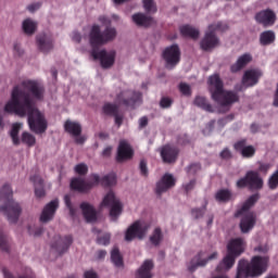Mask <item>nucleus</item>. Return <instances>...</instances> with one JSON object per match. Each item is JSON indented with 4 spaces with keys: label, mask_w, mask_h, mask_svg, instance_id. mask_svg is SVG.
<instances>
[{
    "label": "nucleus",
    "mask_w": 278,
    "mask_h": 278,
    "mask_svg": "<svg viewBox=\"0 0 278 278\" xmlns=\"http://www.w3.org/2000/svg\"><path fill=\"white\" fill-rule=\"evenodd\" d=\"M140 170H141V174L143 176H147L148 175V168H147V163L144 161H141L140 163Z\"/></svg>",
    "instance_id": "54"
},
{
    "label": "nucleus",
    "mask_w": 278,
    "mask_h": 278,
    "mask_svg": "<svg viewBox=\"0 0 278 278\" xmlns=\"http://www.w3.org/2000/svg\"><path fill=\"white\" fill-rule=\"evenodd\" d=\"M94 60H99L103 68L113 66L116 58L115 50H92L91 52Z\"/></svg>",
    "instance_id": "12"
},
{
    "label": "nucleus",
    "mask_w": 278,
    "mask_h": 278,
    "mask_svg": "<svg viewBox=\"0 0 278 278\" xmlns=\"http://www.w3.org/2000/svg\"><path fill=\"white\" fill-rule=\"evenodd\" d=\"M258 195H252L237 212L236 216H241L240 229L242 233L250 232L256 224V215L249 210L256 203Z\"/></svg>",
    "instance_id": "6"
},
{
    "label": "nucleus",
    "mask_w": 278,
    "mask_h": 278,
    "mask_svg": "<svg viewBox=\"0 0 278 278\" xmlns=\"http://www.w3.org/2000/svg\"><path fill=\"white\" fill-rule=\"evenodd\" d=\"M269 266V256H253L251 261L241 260L238 264L236 278H258Z\"/></svg>",
    "instance_id": "2"
},
{
    "label": "nucleus",
    "mask_w": 278,
    "mask_h": 278,
    "mask_svg": "<svg viewBox=\"0 0 278 278\" xmlns=\"http://www.w3.org/2000/svg\"><path fill=\"white\" fill-rule=\"evenodd\" d=\"M31 182L34 184L35 187V195L38 199H41L45 197L46 192L43 190V181L39 176H33L30 178Z\"/></svg>",
    "instance_id": "32"
},
{
    "label": "nucleus",
    "mask_w": 278,
    "mask_h": 278,
    "mask_svg": "<svg viewBox=\"0 0 278 278\" xmlns=\"http://www.w3.org/2000/svg\"><path fill=\"white\" fill-rule=\"evenodd\" d=\"M179 90L184 96H191V87L190 85H187V83H180Z\"/></svg>",
    "instance_id": "46"
},
{
    "label": "nucleus",
    "mask_w": 278,
    "mask_h": 278,
    "mask_svg": "<svg viewBox=\"0 0 278 278\" xmlns=\"http://www.w3.org/2000/svg\"><path fill=\"white\" fill-rule=\"evenodd\" d=\"M22 126L23 125L20 123L13 124L12 129L10 131V136L12 138L13 144H15V146H18L21 143V141L18 139V132H20Z\"/></svg>",
    "instance_id": "37"
},
{
    "label": "nucleus",
    "mask_w": 278,
    "mask_h": 278,
    "mask_svg": "<svg viewBox=\"0 0 278 278\" xmlns=\"http://www.w3.org/2000/svg\"><path fill=\"white\" fill-rule=\"evenodd\" d=\"M194 105H197L198 108H201L207 112H213L211 104H208V102L206 101V98H203V96H198L195 98Z\"/></svg>",
    "instance_id": "38"
},
{
    "label": "nucleus",
    "mask_w": 278,
    "mask_h": 278,
    "mask_svg": "<svg viewBox=\"0 0 278 278\" xmlns=\"http://www.w3.org/2000/svg\"><path fill=\"white\" fill-rule=\"evenodd\" d=\"M223 80H220L218 74H213L208 78V89L212 94V99L219 104L220 108L228 110L229 105L238 101L237 93L232 91H224Z\"/></svg>",
    "instance_id": "3"
},
{
    "label": "nucleus",
    "mask_w": 278,
    "mask_h": 278,
    "mask_svg": "<svg viewBox=\"0 0 278 278\" xmlns=\"http://www.w3.org/2000/svg\"><path fill=\"white\" fill-rule=\"evenodd\" d=\"M99 21L103 25H110L111 24V20L108 16H105V15H101L99 17Z\"/></svg>",
    "instance_id": "56"
},
{
    "label": "nucleus",
    "mask_w": 278,
    "mask_h": 278,
    "mask_svg": "<svg viewBox=\"0 0 278 278\" xmlns=\"http://www.w3.org/2000/svg\"><path fill=\"white\" fill-rule=\"evenodd\" d=\"M0 212L12 224L17 222L22 213L20 204L12 200V190L8 185L0 189Z\"/></svg>",
    "instance_id": "4"
},
{
    "label": "nucleus",
    "mask_w": 278,
    "mask_h": 278,
    "mask_svg": "<svg viewBox=\"0 0 278 278\" xmlns=\"http://www.w3.org/2000/svg\"><path fill=\"white\" fill-rule=\"evenodd\" d=\"M235 149L239 152L244 159H251L254 156L256 150L253 146H248L245 140L238 141L235 144Z\"/></svg>",
    "instance_id": "22"
},
{
    "label": "nucleus",
    "mask_w": 278,
    "mask_h": 278,
    "mask_svg": "<svg viewBox=\"0 0 278 278\" xmlns=\"http://www.w3.org/2000/svg\"><path fill=\"white\" fill-rule=\"evenodd\" d=\"M225 27L220 22L208 25L204 39L201 41V48L205 51L214 49L218 45V39L215 31L224 30Z\"/></svg>",
    "instance_id": "10"
},
{
    "label": "nucleus",
    "mask_w": 278,
    "mask_h": 278,
    "mask_svg": "<svg viewBox=\"0 0 278 278\" xmlns=\"http://www.w3.org/2000/svg\"><path fill=\"white\" fill-rule=\"evenodd\" d=\"M37 26H38L37 22L33 18H29V17L25 18L22 22V29L28 36L34 35V33L37 29Z\"/></svg>",
    "instance_id": "33"
},
{
    "label": "nucleus",
    "mask_w": 278,
    "mask_h": 278,
    "mask_svg": "<svg viewBox=\"0 0 278 278\" xmlns=\"http://www.w3.org/2000/svg\"><path fill=\"white\" fill-rule=\"evenodd\" d=\"M173 100H170V98H162L161 100V106L164 109H167L172 105Z\"/></svg>",
    "instance_id": "52"
},
{
    "label": "nucleus",
    "mask_w": 278,
    "mask_h": 278,
    "mask_svg": "<svg viewBox=\"0 0 278 278\" xmlns=\"http://www.w3.org/2000/svg\"><path fill=\"white\" fill-rule=\"evenodd\" d=\"M161 155L165 163H173L177 159L178 150L174 147L166 146L162 149Z\"/></svg>",
    "instance_id": "26"
},
{
    "label": "nucleus",
    "mask_w": 278,
    "mask_h": 278,
    "mask_svg": "<svg viewBox=\"0 0 278 278\" xmlns=\"http://www.w3.org/2000/svg\"><path fill=\"white\" fill-rule=\"evenodd\" d=\"M134 155V151L129 143L125 140L119 142L118 151H117V161H127L130 160Z\"/></svg>",
    "instance_id": "23"
},
{
    "label": "nucleus",
    "mask_w": 278,
    "mask_h": 278,
    "mask_svg": "<svg viewBox=\"0 0 278 278\" xmlns=\"http://www.w3.org/2000/svg\"><path fill=\"white\" fill-rule=\"evenodd\" d=\"M80 210L83 212L85 219L88 223H93L97 219V213L92 207V205H90L89 203H86V202L81 203Z\"/></svg>",
    "instance_id": "29"
},
{
    "label": "nucleus",
    "mask_w": 278,
    "mask_h": 278,
    "mask_svg": "<svg viewBox=\"0 0 278 278\" xmlns=\"http://www.w3.org/2000/svg\"><path fill=\"white\" fill-rule=\"evenodd\" d=\"M254 251L258 252V253H266V252H268V247L267 245H261V247L255 248Z\"/></svg>",
    "instance_id": "59"
},
{
    "label": "nucleus",
    "mask_w": 278,
    "mask_h": 278,
    "mask_svg": "<svg viewBox=\"0 0 278 278\" xmlns=\"http://www.w3.org/2000/svg\"><path fill=\"white\" fill-rule=\"evenodd\" d=\"M180 33L185 37H189L192 39H197L200 36V30L191 25H182L180 26Z\"/></svg>",
    "instance_id": "34"
},
{
    "label": "nucleus",
    "mask_w": 278,
    "mask_h": 278,
    "mask_svg": "<svg viewBox=\"0 0 278 278\" xmlns=\"http://www.w3.org/2000/svg\"><path fill=\"white\" fill-rule=\"evenodd\" d=\"M112 147H106L104 150H103V152H102V155L104 156V157H109L110 155H111V153H112Z\"/></svg>",
    "instance_id": "61"
},
{
    "label": "nucleus",
    "mask_w": 278,
    "mask_h": 278,
    "mask_svg": "<svg viewBox=\"0 0 278 278\" xmlns=\"http://www.w3.org/2000/svg\"><path fill=\"white\" fill-rule=\"evenodd\" d=\"M278 187V170L269 179V188L276 189Z\"/></svg>",
    "instance_id": "49"
},
{
    "label": "nucleus",
    "mask_w": 278,
    "mask_h": 278,
    "mask_svg": "<svg viewBox=\"0 0 278 278\" xmlns=\"http://www.w3.org/2000/svg\"><path fill=\"white\" fill-rule=\"evenodd\" d=\"M39 8H40V4H39V3H33V4H29V5L27 7V10H28L30 13H34V12H36Z\"/></svg>",
    "instance_id": "55"
},
{
    "label": "nucleus",
    "mask_w": 278,
    "mask_h": 278,
    "mask_svg": "<svg viewBox=\"0 0 278 278\" xmlns=\"http://www.w3.org/2000/svg\"><path fill=\"white\" fill-rule=\"evenodd\" d=\"M111 261L114 264L115 267L117 268H123L124 266V261L122 257V254L119 253L117 248H114L111 252Z\"/></svg>",
    "instance_id": "36"
},
{
    "label": "nucleus",
    "mask_w": 278,
    "mask_h": 278,
    "mask_svg": "<svg viewBox=\"0 0 278 278\" xmlns=\"http://www.w3.org/2000/svg\"><path fill=\"white\" fill-rule=\"evenodd\" d=\"M252 56L250 54H242V56H239L237 63L231 65V72L237 73L240 70H242L244 66H247L250 62H252Z\"/></svg>",
    "instance_id": "31"
},
{
    "label": "nucleus",
    "mask_w": 278,
    "mask_h": 278,
    "mask_svg": "<svg viewBox=\"0 0 278 278\" xmlns=\"http://www.w3.org/2000/svg\"><path fill=\"white\" fill-rule=\"evenodd\" d=\"M219 256L217 251L200 252L190 263L189 269L194 270L198 267L205 266L208 262L217 260Z\"/></svg>",
    "instance_id": "14"
},
{
    "label": "nucleus",
    "mask_w": 278,
    "mask_h": 278,
    "mask_svg": "<svg viewBox=\"0 0 278 278\" xmlns=\"http://www.w3.org/2000/svg\"><path fill=\"white\" fill-rule=\"evenodd\" d=\"M0 249L2 251H8L9 245H8V240L5 236L3 235V230L0 229Z\"/></svg>",
    "instance_id": "47"
},
{
    "label": "nucleus",
    "mask_w": 278,
    "mask_h": 278,
    "mask_svg": "<svg viewBox=\"0 0 278 278\" xmlns=\"http://www.w3.org/2000/svg\"><path fill=\"white\" fill-rule=\"evenodd\" d=\"M247 249V242L243 238H233L227 243V252L238 257L244 253Z\"/></svg>",
    "instance_id": "17"
},
{
    "label": "nucleus",
    "mask_w": 278,
    "mask_h": 278,
    "mask_svg": "<svg viewBox=\"0 0 278 278\" xmlns=\"http://www.w3.org/2000/svg\"><path fill=\"white\" fill-rule=\"evenodd\" d=\"M73 40H74L75 42H80V40H81L80 34L77 33V31H74V33H73Z\"/></svg>",
    "instance_id": "62"
},
{
    "label": "nucleus",
    "mask_w": 278,
    "mask_h": 278,
    "mask_svg": "<svg viewBox=\"0 0 278 278\" xmlns=\"http://www.w3.org/2000/svg\"><path fill=\"white\" fill-rule=\"evenodd\" d=\"M64 202H65V205L66 207L68 208L70 211V215L74 218L75 216H77V210L74 208L73 204L71 203V198L70 195H65L64 197Z\"/></svg>",
    "instance_id": "44"
},
{
    "label": "nucleus",
    "mask_w": 278,
    "mask_h": 278,
    "mask_svg": "<svg viewBox=\"0 0 278 278\" xmlns=\"http://www.w3.org/2000/svg\"><path fill=\"white\" fill-rule=\"evenodd\" d=\"M238 256H233V254H230L227 252V255L224 257V260L219 263L216 270L218 273L228 271L236 263V258Z\"/></svg>",
    "instance_id": "27"
},
{
    "label": "nucleus",
    "mask_w": 278,
    "mask_h": 278,
    "mask_svg": "<svg viewBox=\"0 0 278 278\" xmlns=\"http://www.w3.org/2000/svg\"><path fill=\"white\" fill-rule=\"evenodd\" d=\"M140 99V93H135V91H121L116 96L114 104H104L103 112L108 115H115L119 108L134 106Z\"/></svg>",
    "instance_id": "7"
},
{
    "label": "nucleus",
    "mask_w": 278,
    "mask_h": 278,
    "mask_svg": "<svg viewBox=\"0 0 278 278\" xmlns=\"http://www.w3.org/2000/svg\"><path fill=\"white\" fill-rule=\"evenodd\" d=\"M111 240V235L110 233H104L103 236L98 238V243L101 245H108Z\"/></svg>",
    "instance_id": "48"
},
{
    "label": "nucleus",
    "mask_w": 278,
    "mask_h": 278,
    "mask_svg": "<svg viewBox=\"0 0 278 278\" xmlns=\"http://www.w3.org/2000/svg\"><path fill=\"white\" fill-rule=\"evenodd\" d=\"M256 21L264 26H271L276 22V15L271 10H263L256 14Z\"/></svg>",
    "instance_id": "24"
},
{
    "label": "nucleus",
    "mask_w": 278,
    "mask_h": 278,
    "mask_svg": "<svg viewBox=\"0 0 278 278\" xmlns=\"http://www.w3.org/2000/svg\"><path fill=\"white\" fill-rule=\"evenodd\" d=\"M21 141L28 147H34L36 144V138L29 132H23Z\"/></svg>",
    "instance_id": "40"
},
{
    "label": "nucleus",
    "mask_w": 278,
    "mask_h": 278,
    "mask_svg": "<svg viewBox=\"0 0 278 278\" xmlns=\"http://www.w3.org/2000/svg\"><path fill=\"white\" fill-rule=\"evenodd\" d=\"M274 106L278 108V86H277L276 93L274 96Z\"/></svg>",
    "instance_id": "64"
},
{
    "label": "nucleus",
    "mask_w": 278,
    "mask_h": 278,
    "mask_svg": "<svg viewBox=\"0 0 278 278\" xmlns=\"http://www.w3.org/2000/svg\"><path fill=\"white\" fill-rule=\"evenodd\" d=\"M43 99V87L36 80H24L15 87L12 96L3 106V112L20 117L27 116L29 129L36 135H42L48 129V121L43 112L36 109L35 102Z\"/></svg>",
    "instance_id": "1"
},
{
    "label": "nucleus",
    "mask_w": 278,
    "mask_h": 278,
    "mask_svg": "<svg viewBox=\"0 0 278 278\" xmlns=\"http://www.w3.org/2000/svg\"><path fill=\"white\" fill-rule=\"evenodd\" d=\"M100 182L102 185V179H100L98 175H92L88 181H85L80 178L73 179L71 182V187L75 191L87 192L91 188L98 186Z\"/></svg>",
    "instance_id": "11"
},
{
    "label": "nucleus",
    "mask_w": 278,
    "mask_h": 278,
    "mask_svg": "<svg viewBox=\"0 0 278 278\" xmlns=\"http://www.w3.org/2000/svg\"><path fill=\"white\" fill-rule=\"evenodd\" d=\"M220 156L225 160H228L231 157V152L228 149H225L222 153Z\"/></svg>",
    "instance_id": "58"
},
{
    "label": "nucleus",
    "mask_w": 278,
    "mask_h": 278,
    "mask_svg": "<svg viewBox=\"0 0 278 278\" xmlns=\"http://www.w3.org/2000/svg\"><path fill=\"white\" fill-rule=\"evenodd\" d=\"M147 125H148V118H147V117L140 118V121H139V126H140V128H143V127H146Z\"/></svg>",
    "instance_id": "63"
},
{
    "label": "nucleus",
    "mask_w": 278,
    "mask_h": 278,
    "mask_svg": "<svg viewBox=\"0 0 278 278\" xmlns=\"http://www.w3.org/2000/svg\"><path fill=\"white\" fill-rule=\"evenodd\" d=\"M150 241L154 245H159L163 241V233L160 228H156L153 235L150 237Z\"/></svg>",
    "instance_id": "41"
},
{
    "label": "nucleus",
    "mask_w": 278,
    "mask_h": 278,
    "mask_svg": "<svg viewBox=\"0 0 278 278\" xmlns=\"http://www.w3.org/2000/svg\"><path fill=\"white\" fill-rule=\"evenodd\" d=\"M154 264L151 260H147L137 271V278H152L151 270Z\"/></svg>",
    "instance_id": "28"
},
{
    "label": "nucleus",
    "mask_w": 278,
    "mask_h": 278,
    "mask_svg": "<svg viewBox=\"0 0 278 278\" xmlns=\"http://www.w3.org/2000/svg\"><path fill=\"white\" fill-rule=\"evenodd\" d=\"M84 278H98V275L93 270H88L85 273Z\"/></svg>",
    "instance_id": "57"
},
{
    "label": "nucleus",
    "mask_w": 278,
    "mask_h": 278,
    "mask_svg": "<svg viewBox=\"0 0 278 278\" xmlns=\"http://www.w3.org/2000/svg\"><path fill=\"white\" fill-rule=\"evenodd\" d=\"M204 210L203 208H195L192 211V217L199 219L203 216Z\"/></svg>",
    "instance_id": "51"
},
{
    "label": "nucleus",
    "mask_w": 278,
    "mask_h": 278,
    "mask_svg": "<svg viewBox=\"0 0 278 278\" xmlns=\"http://www.w3.org/2000/svg\"><path fill=\"white\" fill-rule=\"evenodd\" d=\"M73 243V239L71 236L67 237H55L53 242L51 243L52 250L56 251L59 254L67 251L70 245Z\"/></svg>",
    "instance_id": "18"
},
{
    "label": "nucleus",
    "mask_w": 278,
    "mask_h": 278,
    "mask_svg": "<svg viewBox=\"0 0 278 278\" xmlns=\"http://www.w3.org/2000/svg\"><path fill=\"white\" fill-rule=\"evenodd\" d=\"M215 198L218 202L224 203L230 201L232 199V194L228 190H219Z\"/></svg>",
    "instance_id": "39"
},
{
    "label": "nucleus",
    "mask_w": 278,
    "mask_h": 278,
    "mask_svg": "<svg viewBox=\"0 0 278 278\" xmlns=\"http://www.w3.org/2000/svg\"><path fill=\"white\" fill-rule=\"evenodd\" d=\"M116 185V176L114 174L108 175L102 179V186L113 187Z\"/></svg>",
    "instance_id": "42"
},
{
    "label": "nucleus",
    "mask_w": 278,
    "mask_h": 278,
    "mask_svg": "<svg viewBox=\"0 0 278 278\" xmlns=\"http://www.w3.org/2000/svg\"><path fill=\"white\" fill-rule=\"evenodd\" d=\"M262 75L261 70H248L243 76L242 86L249 88L256 85Z\"/></svg>",
    "instance_id": "21"
},
{
    "label": "nucleus",
    "mask_w": 278,
    "mask_h": 278,
    "mask_svg": "<svg viewBox=\"0 0 278 278\" xmlns=\"http://www.w3.org/2000/svg\"><path fill=\"white\" fill-rule=\"evenodd\" d=\"M27 231L33 237H39L43 230H42V228H40L34 224H30L27 226Z\"/></svg>",
    "instance_id": "43"
},
{
    "label": "nucleus",
    "mask_w": 278,
    "mask_h": 278,
    "mask_svg": "<svg viewBox=\"0 0 278 278\" xmlns=\"http://www.w3.org/2000/svg\"><path fill=\"white\" fill-rule=\"evenodd\" d=\"M237 186L239 188L250 186L251 189H261L263 187V180L260 178L257 173L249 172L245 178H242L237 182Z\"/></svg>",
    "instance_id": "16"
},
{
    "label": "nucleus",
    "mask_w": 278,
    "mask_h": 278,
    "mask_svg": "<svg viewBox=\"0 0 278 278\" xmlns=\"http://www.w3.org/2000/svg\"><path fill=\"white\" fill-rule=\"evenodd\" d=\"M74 169H75L76 174H78V175H85L88 172V167L85 164H78L75 166Z\"/></svg>",
    "instance_id": "50"
},
{
    "label": "nucleus",
    "mask_w": 278,
    "mask_h": 278,
    "mask_svg": "<svg viewBox=\"0 0 278 278\" xmlns=\"http://www.w3.org/2000/svg\"><path fill=\"white\" fill-rule=\"evenodd\" d=\"M276 40V34L273 30H265L261 34L260 41L263 46H269Z\"/></svg>",
    "instance_id": "35"
},
{
    "label": "nucleus",
    "mask_w": 278,
    "mask_h": 278,
    "mask_svg": "<svg viewBox=\"0 0 278 278\" xmlns=\"http://www.w3.org/2000/svg\"><path fill=\"white\" fill-rule=\"evenodd\" d=\"M37 45L43 53L51 51L53 48V41L47 34H41L37 37Z\"/></svg>",
    "instance_id": "25"
},
{
    "label": "nucleus",
    "mask_w": 278,
    "mask_h": 278,
    "mask_svg": "<svg viewBox=\"0 0 278 278\" xmlns=\"http://www.w3.org/2000/svg\"><path fill=\"white\" fill-rule=\"evenodd\" d=\"M163 60L165 61V66L168 70L174 68L180 61V50L178 46H168L163 51Z\"/></svg>",
    "instance_id": "13"
},
{
    "label": "nucleus",
    "mask_w": 278,
    "mask_h": 278,
    "mask_svg": "<svg viewBox=\"0 0 278 278\" xmlns=\"http://www.w3.org/2000/svg\"><path fill=\"white\" fill-rule=\"evenodd\" d=\"M150 229V224L146 220H137L132 225L128 227V229L125 232V240L127 242L132 241L134 239L142 240Z\"/></svg>",
    "instance_id": "9"
},
{
    "label": "nucleus",
    "mask_w": 278,
    "mask_h": 278,
    "mask_svg": "<svg viewBox=\"0 0 278 278\" xmlns=\"http://www.w3.org/2000/svg\"><path fill=\"white\" fill-rule=\"evenodd\" d=\"M64 129L74 138L77 144H83L87 140L86 136L81 135V126L77 122L66 121L64 124Z\"/></svg>",
    "instance_id": "15"
},
{
    "label": "nucleus",
    "mask_w": 278,
    "mask_h": 278,
    "mask_svg": "<svg viewBox=\"0 0 278 278\" xmlns=\"http://www.w3.org/2000/svg\"><path fill=\"white\" fill-rule=\"evenodd\" d=\"M270 168L269 164H261L260 172L266 174Z\"/></svg>",
    "instance_id": "60"
},
{
    "label": "nucleus",
    "mask_w": 278,
    "mask_h": 278,
    "mask_svg": "<svg viewBox=\"0 0 278 278\" xmlns=\"http://www.w3.org/2000/svg\"><path fill=\"white\" fill-rule=\"evenodd\" d=\"M143 7L147 12L154 13L156 11L153 0H143Z\"/></svg>",
    "instance_id": "45"
},
{
    "label": "nucleus",
    "mask_w": 278,
    "mask_h": 278,
    "mask_svg": "<svg viewBox=\"0 0 278 278\" xmlns=\"http://www.w3.org/2000/svg\"><path fill=\"white\" fill-rule=\"evenodd\" d=\"M194 186H195V181H194V180H191L190 182L185 184L182 187H184V189H185L187 192H189V191H191V190L194 188Z\"/></svg>",
    "instance_id": "53"
},
{
    "label": "nucleus",
    "mask_w": 278,
    "mask_h": 278,
    "mask_svg": "<svg viewBox=\"0 0 278 278\" xmlns=\"http://www.w3.org/2000/svg\"><path fill=\"white\" fill-rule=\"evenodd\" d=\"M100 207H110V217L113 222H115L123 211V205L119 201V199L116 197L114 191L110 190L106 192L102 199V202L100 203Z\"/></svg>",
    "instance_id": "8"
},
{
    "label": "nucleus",
    "mask_w": 278,
    "mask_h": 278,
    "mask_svg": "<svg viewBox=\"0 0 278 278\" xmlns=\"http://www.w3.org/2000/svg\"><path fill=\"white\" fill-rule=\"evenodd\" d=\"M132 21L137 26L140 27H149L153 24V18L151 16H147L143 13H135L132 15Z\"/></svg>",
    "instance_id": "30"
},
{
    "label": "nucleus",
    "mask_w": 278,
    "mask_h": 278,
    "mask_svg": "<svg viewBox=\"0 0 278 278\" xmlns=\"http://www.w3.org/2000/svg\"><path fill=\"white\" fill-rule=\"evenodd\" d=\"M176 179L173 175L166 174L163 178L156 184V193L162 194L167 192L169 189L175 187Z\"/></svg>",
    "instance_id": "19"
},
{
    "label": "nucleus",
    "mask_w": 278,
    "mask_h": 278,
    "mask_svg": "<svg viewBox=\"0 0 278 278\" xmlns=\"http://www.w3.org/2000/svg\"><path fill=\"white\" fill-rule=\"evenodd\" d=\"M117 37V29L114 26H108L103 31L98 24H93L89 33V42L91 47H100L112 42Z\"/></svg>",
    "instance_id": "5"
},
{
    "label": "nucleus",
    "mask_w": 278,
    "mask_h": 278,
    "mask_svg": "<svg viewBox=\"0 0 278 278\" xmlns=\"http://www.w3.org/2000/svg\"><path fill=\"white\" fill-rule=\"evenodd\" d=\"M58 207H59V201L56 199L48 203L42 210V213L40 215V222L48 223L52 220Z\"/></svg>",
    "instance_id": "20"
}]
</instances>
